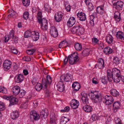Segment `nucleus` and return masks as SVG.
<instances>
[{
	"label": "nucleus",
	"mask_w": 124,
	"mask_h": 124,
	"mask_svg": "<svg viewBox=\"0 0 124 124\" xmlns=\"http://www.w3.org/2000/svg\"><path fill=\"white\" fill-rule=\"evenodd\" d=\"M52 82L51 78L49 75L47 76L46 79H43L42 80V87L44 88L45 93L46 96H48L50 95L49 91L48 90H47L46 89L47 86L50 85Z\"/></svg>",
	"instance_id": "nucleus-1"
},
{
	"label": "nucleus",
	"mask_w": 124,
	"mask_h": 124,
	"mask_svg": "<svg viewBox=\"0 0 124 124\" xmlns=\"http://www.w3.org/2000/svg\"><path fill=\"white\" fill-rule=\"evenodd\" d=\"M112 75H113V78L114 82L116 83L119 82V78L121 76L120 71L116 68H113L112 70Z\"/></svg>",
	"instance_id": "nucleus-2"
},
{
	"label": "nucleus",
	"mask_w": 124,
	"mask_h": 124,
	"mask_svg": "<svg viewBox=\"0 0 124 124\" xmlns=\"http://www.w3.org/2000/svg\"><path fill=\"white\" fill-rule=\"evenodd\" d=\"M69 62L70 64L73 65L78 62L79 58L78 56V54L77 52H74L70 56H68Z\"/></svg>",
	"instance_id": "nucleus-3"
},
{
	"label": "nucleus",
	"mask_w": 124,
	"mask_h": 124,
	"mask_svg": "<svg viewBox=\"0 0 124 124\" xmlns=\"http://www.w3.org/2000/svg\"><path fill=\"white\" fill-rule=\"evenodd\" d=\"M91 93L92 94L91 98L93 101L95 103L98 102L100 98V94L98 92L96 91H91Z\"/></svg>",
	"instance_id": "nucleus-4"
},
{
	"label": "nucleus",
	"mask_w": 124,
	"mask_h": 124,
	"mask_svg": "<svg viewBox=\"0 0 124 124\" xmlns=\"http://www.w3.org/2000/svg\"><path fill=\"white\" fill-rule=\"evenodd\" d=\"M4 99L9 100L10 102V104L14 105L16 104L18 102V99L16 97H14L12 96L10 97L4 96H3Z\"/></svg>",
	"instance_id": "nucleus-5"
},
{
	"label": "nucleus",
	"mask_w": 124,
	"mask_h": 124,
	"mask_svg": "<svg viewBox=\"0 0 124 124\" xmlns=\"http://www.w3.org/2000/svg\"><path fill=\"white\" fill-rule=\"evenodd\" d=\"M72 79V76H70L68 74H67L65 75L61 76L60 78V80L62 82L63 81L66 82H71Z\"/></svg>",
	"instance_id": "nucleus-6"
},
{
	"label": "nucleus",
	"mask_w": 124,
	"mask_h": 124,
	"mask_svg": "<svg viewBox=\"0 0 124 124\" xmlns=\"http://www.w3.org/2000/svg\"><path fill=\"white\" fill-rule=\"evenodd\" d=\"M103 101L106 105H109L112 103L114 101L113 97L107 95L103 99Z\"/></svg>",
	"instance_id": "nucleus-7"
},
{
	"label": "nucleus",
	"mask_w": 124,
	"mask_h": 124,
	"mask_svg": "<svg viewBox=\"0 0 124 124\" xmlns=\"http://www.w3.org/2000/svg\"><path fill=\"white\" fill-rule=\"evenodd\" d=\"M41 23V28L44 30H46L48 29L47 22V20L45 18H43L39 22Z\"/></svg>",
	"instance_id": "nucleus-8"
},
{
	"label": "nucleus",
	"mask_w": 124,
	"mask_h": 124,
	"mask_svg": "<svg viewBox=\"0 0 124 124\" xmlns=\"http://www.w3.org/2000/svg\"><path fill=\"white\" fill-rule=\"evenodd\" d=\"M30 117L31 119H33L35 120H37L39 118V114L34 110L32 111L31 112Z\"/></svg>",
	"instance_id": "nucleus-9"
},
{
	"label": "nucleus",
	"mask_w": 124,
	"mask_h": 124,
	"mask_svg": "<svg viewBox=\"0 0 124 124\" xmlns=\"http://www.w3.org/2000/svg\"><path fill=\"white\" fill-rule=\"evenodd\" d=\"M12 63L9 60H5L3 63V66L4 70L7 71L9 70L11 68Z\"/></svg>",
	"instance_id": "nucleus-10"
},
{
	"label": "nucleus",
	"mask_w": 124,
	"mask_h": 124,
	"mask_svg": "<svg viewBox=\"0 0 124 124\" xmlns=\"http://www.w3.org/2000/svg\"><path fill=\"white\" fill-rule=\"evenodd\" d=\"M50 32L51 35L54 37H56L58 35L57 30L54 26H53L50 28Z\"/></svg>",
	"instance_id": "nucleus-11"
},
{
	"label": "nucleus",
	"mask_w": 124,
	"mask_h": 124,
	"mask_svg": "<svg viewBox=\"0 0 124 124\" xmlns=\"http://www.w3.org/2000/svg\"><path fill=\"white\" fill-rule=\"evenodd\" d=\"M113 5L115 6V8L117 10H121L123 8L124 3L121 1H118L114 3Z\"/></svg>",
	"instance_id": "nucleus-12"
},
{
	"label": "nucleus",
	"mask_w": 124,
	"mask_h": 124,
	"mask_svg": "<svg viewBox=\"0 0 124 124\" xmlns=\"http://www.w3.org/2000/svg\"><path fill=\"white\" fill-rule=\"evenodd\" d=\"M63 15V13L61 12H59L55 14L54 19L55 21L57 22H60L62 19Z\"/></svg>",
	"instance_id": "nucleus-13"
},
{
	"label": "nucleus",
	"mask_w": 124,
	"mask_h": 124,
	"mask_svg": "<svg viewBox=\"0 0 124 124\" xmlns=\"http://www.w3.org/2000/svg\"><path fill=\"white\" fill-rule=\"evenodd\" d=\"M57 90L60 92H62L64 90V85L63 82L60 80L57 85Z\"/></svg>",
	"instance_id": "nucleus-14"
},
{
	"label": "nucleus",
	"mask_w": 124,
	"mask_h": 124,
	"mask_svg": "<svg viewBox=\"0 0 124 124\" xmlns=\"http://www.w3.org/2000/svg\"><path fill=\"white\" fill-rule=\"evenodd\" d=\"M78 18L80 21H84L85 20L86 18L85 14L82 12L79 13V12L77 14Z\"/></svg>",
	"instance_id": "nucleus-15"
},
{
	"label": "nucleus",
	"mask_w": 124,
	"mask_h": 124,
	"mask_svg": "<svg viewBox=\"0 0 124 124\" xmlns=\"http://www.w3.org/2000/svg\"><path fill=\"white\" fill-rule=\"evenodd\" d=\"M76 21L73 17H70L67 23V25L69 27H72L75 23Z\"/></svg>",
	"instance_id": "nucleus-16"
},
{
	"label": "nucleus",
	"mask_w": 124,
	"mask_h": 124,
	"mask_svg": "<svg viewBox=\"0 0 124 124\" xmlns=\"http://www.w3.org/2000/svg\"><path fill=\"white\" fill-rule=\"evenodd\" d=\"M79 102L76 100L74 99L72 100L70 104L71 107L74 109L77 108L79 105Z\"/></svg>",
	"instance_id": "nucleus-17"
},
{
	"label": "nucleus",
	"mask_w": 124,
	"mask_h": 124,
	"mask_svg": "<svg viewBox=\"0 0 124 124\" xmlns=\"http://www.w3.org/2000/svg\"><path fill=\"white\" fill-rule=\"evenodd\" d=\"M98 63L96 65L99 69H102L104 67V62L103 60L101 58H100L98 60Z\"/></svg>",
	"instance_id": "nucleus-18"
},
{
	"label": "nucleus",
	"mask_w": 124,
	"mask_h": 124,
	"mask_svg": "<svg viewBox=\"0 0 124 124\" xmlns=\"http://www.w3.org/2000/svg\"><path fill=\"white\" fill-rule=\"evenodd\" d=\"M116 38L124 42V33L121 31L118 32L116 35Z\"/></svg>",
	"instance_id": "nucleus-19"
},
{
	"label": "nucleus",
	"mask_w": 124,
	"mask_h": 124,
	"mask_svg": "<svg viewBox=\"0 0 124 124\" xmlns=\"http://www.w3.org/2000/svg\"><path fill=\"white\" fill-rule=\"evenodd\" d=\"M39 33L35 31H32V35H31L33 40L34 41H37L39 39Z\"/></svg>",
	"instance_id": "nucleus-20"
},
{
	"label": "nucleus",
	"mask_w": 124,
	"mask_h": 124,
	"mask_svg": "<svg viewBox=\"0 0 124 124\" xmlns=\"http://www.w3.org/2000/svg\"><path fill=\"white\" fill-rule=\"evenodd\" d=\"M120 106V103L118 101L115 102L113 105V110L114 112H116Z\"/></svg>",
	"instance_id": "nucleus-21"
},
{
	"label": "nucleus",
	"mask_w": 124,
	"mask_h": 124,
	"mask_svg": "<svg viewBox=\"0 0 124 124\" xmlns=\"http://www.w3.org/2000/svg\"><path fill=\"white\" fill-rule=\"evenodd\" d=\"M20 90L19 87L17 85L13 87L12 89V91L13 92V94L15 95H17L19 93Z\"/></svg>",
	"instance_id": "nucleus-22"
},
{
	"label": "nucleus",
	"mask_w": 124,
	"mask_h": 124,
	"mask_svg": "<svg viewBox=\"0 0 124 124\" xmlns=\"http://www.w3.org/2000/svg\"><path fill=\"white\" fill-rule=\"evenodd\" d=\"M81 100L83 103L85 104H87L88 103V99L87 95L86 93H83L82 95Z\"/></svg>",
	"instance_id": "nucleus-23"
},
{
	"label": "nucleus",
	"mask_w": 124,
	"mask_h": 124,
	"mask_svg": "<svg viewBox=\"0 0 124 124\" xmlns=\"http://www.w3.org/2000/svg\"><path fill=\"white\" fill-rule=\"evenodd\" d=\"M105 40L108 44H111L113 43V38L112 36L110 35H108L106 37Z\"/></svg>",
	"instance_id": "nucleus-24"
},
{
	"label": "nucleus",
	"mask_w": 124,
	"mask_h": 124,
	"mask_svg": "<svg viewBox=\"0 0 124 124\" xmlns=\"http://www.w3.org/2000/svg\"><path fill=\"white\" fill-rule=\"evenodd\" d=\"M80 84L78 82H74L72 85V87L74 88V90L77 91H78L80 88Z\"/></svg>",
	"instance_id": "nucleus-25"
},
{
	"label": "nucleus",
	"mask_w": 124,
	"mask_h": 124,
	"mask_svg": "<svg viewBox=\"0 0 124 124\" xmlns=\"http://www.w3.org/2000/svg\"><path fill=\"white\" fill-rule=\"evenodd\" d=\"M113 75H112V72L109 70L107 71V78L108 81L111 82L112 80H113Z\"/></svg>",
	"instance_id": "nucleus-26"
},
{
	"label": "nucleus",
	"mask_w": 124,
	"mask_h": 124,
	"mask_svg": "<svg viewBox=\"0 0 124 124\" xmlns=\"http://www.w3.org/2000/svg\"><path fill=\"white\" fill-rule=\"evenodd\" d=\"M114 17L116 21L118 22L121 19L120 13L118 11L115 12L114 14Z\"/></svg>",
	"instance_id": "nucleus-27"
},
{
	"label": "nucleus",
	"mask_w": 124,
	"mask_h": 124,
	"mask_svg": "<svg viewBox=\"0 0 124 124\" xmlns=\"http://www.w3.org/2000/svg\"><path fill=\"white\" fill-rule=\"evenodd\" d=\"M17 79L16 82L17 83H19L22 82L23 81L24 77L23 75L22 74H19L17 75L16 76Z\"/></svg>",
	"instance_id": "nucleus-28"
},
{
	"label": "nucleus",
	"mask_w": 124,
	"mask_h": 124,
	"mask_svg": "<svg viewBox=\"0 0 124 124\" xmlns=\"http://www.w3.org/2000/svg\"><path fill=\"white\" fill-rule=\"evenodd\" d=\"M48 115V111L46 109L42 110L40 113V116L41 117H46Z\"/></svg>",
	"instance_id": "nucleus-29"
},
{
	"label": "nucleus",
	"mask_w": 124,
	"mask_h": 124,
	"mask_svg": "<svg viewBox=\"0 0 124 124\" xmlns=\"http://www.w3.org/2000/svg\"><path fill=\"white\" fill-rule=\"evenodd\" d=\"M19 116V113L18 111H15L12 112L11 114V117L13 119H15L17 118Z\"/></svg>",
	"instance_id": "nucleus-30"
},
{
	"label": "nucleus",
	"mask_w": 124,
	"mask_h": 124,
	"mask_svg": "<svg viewBox=\"0 0 124 124\" xmlns=\"http://www.w3.org/2000/svg\"><path fill=\"white\" fill-rule=\"evenodd\" d=\"M103 8V6H101L97 7L96 8L97 13L100 14H102L104 11Z\"/></svg>",
	"instance_id": "nucleus-31"
},
{
	"label": "nucleus",
	"mask_w": 124,
	"mask_h": 124,
	"mask_svg": "<svg viewBox=\"0 0 124 124\" xmlns=\"http://www.w3.org/2000/svg\"><path fill=\"white\" fill-rule=\"evenodd\" d=\"M110 93L111 94L114 96L117 97L119 96V93L116 89H111Z\"/></svg>",
	"instance_id": "nucleus-32"
},
{
	"label": "nucleus",
	"mask_w": 124,
	"mask_h": 124,
	"mask_svg": "<svg viewBox=\"0 0 124 124\" xmlns=\"http://www.w3.org/2000/svg\"><path fill=\"white\" fill-rule=\"evenodd\" d=\"M9 12L10 13V14L8 15L9 17L15 18L17 16L16 13L13 10H9Z\"/></svg>",
	"instance_id": "nucleus-33"
},
{
	"label": "nucleus",
	"mask_w": 124,
	"mask_h": 124,
	"mask_svg": "<svg viewBox=\"0 0 124 124\" xmlns=\"http://www.w3.org/2000/svg\"><path fill=\"white\" fill-rule=\"evenodd\" d=\"M83 109L86 112H90L92 110V108L89 105H85L83 107Z\"/></svg>",
	"instance_id": "nucleus-34"
},
{
	"label": "nucleus",
	"mask_w": 124,
	"mask_h": 124,
	"mask_svg": "<svg viewBox=\"0 0 124 124\" xmlns=\"http://www.w3.org/2000/svg\"><path fill=\"white\" fill-rule=\"evenodd\" d=\"M104 52L105 54H110L112 53V49L109 47H107L104 49Z\"/></svg>",
	"instance_id": "nucleus-35"
},
{
	"label": "nucleus",
	"mask_w": 124,
	"mask_h": 124,
	"mask_svg": "<svg viewBox=\"0 0 124 124\" xmlns=\"http://www.w3.org/2000/svg\"><path fill=\"white\" fill-rule=\"evenodd\" d=\"M32 31L30 30L26 31L24 35V37L25 38H28L31 36Z\"/></svg>",
	"instance_id": "nucleus-36"
},
{
	"label": "nucleus",
	"mask_w": 124,
	"mask_h": 124,
	"mask_svg": "<svg viewBox=\"0 0 124 124\" xmlns=\"http://www.w3.org/2000/svg\"><path fill=\"white\" fill-rule=\"evenodd\" d=\"M69 119L65 117L62 116L61 119V124H65L67 122L69 121Z\"/></svg>",
	"instance_id": "nucleus-37"
},
{
	"label": "nucleus",
	"mask_w": 124,
	"mask_h": 124,
	"mask_svg": "<svg viewBox=\"0 0 124 124\" xmlns=\"http://www.w3.org/2000/svg\"><path fill=\"white\" fill-rule=\"evenodd\" d=\"M84 31L82 27H80L79 26V29L77 30L76 34L77 35H81L83 33Z\"/></svg>",
	"instance_id": "nucleus-38"
},
{
	"label": "nucleus",
	"mask_w": 124,
	"mask_h": 124,
	"mask_svg": "<svg viewBox=\"0 0 124 124\" xmlns=\"http://www.w3.org/2000/svg\"><path fill=\"white\" fill-rule=\"evenodd\" d=\"M67 43L64 41L61 42L59 45V48H63L65 47L67 45Z\"/></svg>",
	"instance_id": "nucleus-39"
},
{
	"label": "nucleus",
	"mask_w": 124,
	"mask_h": 124,
	"mask_svg": "<svg viewBox=\"0 0 124 124\" xmlns=\"http://www.w3.org/2000/svg\"><path fill=\"white\" fill-rule=\"evenodd\" d=\"M90 51V50L88 49H85L83 51L82 54L84 56H87L89 55Z\"/></svg>",
	"instance_id": "nucleus-40"
},
{
	"label": "nucleus",
	"mask_w": 124,
	"mask_h": 124,
	"mask_svg": "<svg viewBox=\"0 0 124 124\" xmlns=\"http://www.w3.org/2000/svg\"><path fill=\"white\" fill-rule=\"evenodd\" d=\"M74 47L75 49L78 51L81 50L82 49L81 45L78 43H76L75 44Z\"/></svg>",
	"instance_id": "nucleus-41"
},
{
	"label": "nucleus",
	"mask_w": 124,
	"mask_h": 124,
	"mask_svg": "<svg viewBox=\"0 0 124 124\" xmlns=\"http://www.w3.org/2000/svg\"><path fill=\"white\" fill-rule=\"evenodd\" d=\"M42 86V85L38 83L35 86V88L37 91H39L41 90Z\"/></svg>",
	"instance_id": "nucleus-42"
},
{
	"label": "nucleus",
	"mask_w": 124,
	"mask_h": 124,
	"mask_svg": "<svg viewBox=\"0 0 124 124\" xmlns=\"http://www.w3.org/2000/svg\"><path fill=\"white\" fill-rule=\"evenodd\" d=\"M119 59L118 57H114L113 62L114 64L116 65L118 64L119 63Z\"/></svg>",
	"instance_id": "nucleus-43"
},
{
	"label": "nucleus",
	"mask_w": 124,
	"mask_h": 124,
	"mask_svg": "<svg viewBox=\"0 0 124 124\" xmlns=\"http://www.w3.org/2000/svg\"><path fill=\"white\" fill-rule=\"evenodd\" d=\"M22 3L23 5L25 7L29 6L30 4L29 0H22Z\"/></svg>",
	"instance_id": "nucleus-44"
},
{
	"label": "nucleus",
	"mask_w": 124,
	"mask_h": 124,
	"mask_svg": "<svg viewBox=\"0 0 124 124\" xmlns=\"http://www.w3.org/2000/svg\"><path fill=\"white\" fill-rule=\"evenodd\" d=\"M79 26H74L72 28L71 31L73 33L76 34L77 30L78 29H79Z\"/></svg>",
	"instance_id": "nucleus-45"
},
{
	"label": "nucleus",
	"mask_w": 124,
	"mask_h": 124,
	"mask_svg": "<svg viewBox=\"0 0 124 124\" xmlns=\"http://www.w3.org/2000/svg\"><path fill=\"white\" fill-rule=\"evenodd\" d=\"M0 91L1 92L3 93H7V89L2 86H0Z\"/></svg>",
	"instance_id": "nucleus-46"
},
{
	"label": "nucleus",
	"mask_w": 124,
	"mask_h": 124,
	"mask_svg": "<svg viewBox=\"0 0 124 124\" xmlns=\"http://www.w3.org/2000/svg\"><path fill=\"white\" fill-rule=\"evenodd\" d=\"M0 91L1 92L3 93H7V89L2 86H0Z\"/></svg>",
	"instance_id": "nucleus-47"
},
{
	"label": "nucleus",
	"mask_w": 124,
	"mask_h": 124,
	"mask_svg": "<svg viewBox=\"0 0 124 124\" xmlns=\"http://www.w3.org/2000/svg\"><path fill=\"white\" fill-rule=\"evenodd\" d=\"M0 91L1 92L3 93H7V89L2 86H0Z\"/></svg>",
	"instance_id": "nucleus-48"
},
{
	"label": "nucleus",
	"mask_w": 124,
	"mask_h": 124,
	"mask_svg": "<svg viewBox=\"0 0 124 124\" xmlns=\"http://www.w3.org/2000/svg\"><path fill=\"white\" fill-rule=\"evenodd\" d=\"M97 119V116L95 114L92 115L90 118V120L92 122L96 120Z\"/></svg>",
	"instance_id": "nucleus-49"
},
{
	"label": "nucleus",
	"mask_w": 124,
	"mask_h": 124,
	"mask_svg": "<svg viewBox=\"0 0 124 124\" xmlns=\"http://www.w3.org/2000/svg\"><path fill=\"white\" fill-rule=\"evenodd\" d=\"M45 10V11L47 12H49L51 10V9L49 5L47 4H45L44 6Z\"/></svg>",
	"instance_id": "nucleus-50"
},
{
	"label": "nucleus",
	"mask_w": 124,
	"mask_h": 124,
	"mask_svg": "<svg viewBox=\"0 0 124 124\" xmlns=\"http://www.w3.org/2000/svg\"><path fill=\"white\" fill-rule=\"evenodd\" d=\"M50 122L51 124H56V120L54 116L50 117Z\"/></svg>",
	"instance_id": "nucleus-51"
},
{
	"label": "nucleus",
	"mask_w": 124,
	"mask_h": 124,
	"mask_svg": "<svg viewBox=\"0 0 124 124\" xmlns=\"http://www.w3.org/2000/svg\"><path fill=\"white\" fill-rule=\"evenodd\" d=\"M92 41L93 44H98L99 45V40L97 38H93L92 39Z\"/></svg>",
	"instance_id": "nucleus-52"
},
{
	"label": "nucleus",
	"mask_w": 124,
	"mask_h": 124,
	"mask_svg": "<svg viewBox=\"0 0 124 124\" xmlns=\"http://www.w3.org/2000/svg\"><path fill=\"white\" fill-rule=\"evenodd\" d=\"M93 14H92V15H90V19L91 20V21L90 22V23H93V24H94V13H93Z\"/></svg>",
	"instance_id": "nucleus-53"
},
{
	"label": "nucleus",
	"mask_w": 124,
	"mask_h": 124,
	"mask_svg": "<svg viewBox=\"0 0 124 124\" xmlns=\"http://www.w3.org/2000/svg\"><path fill=\"white\" fill-rule=\"evenodd\" d=\"M38 21L39 22H40V20L42 19V16L41 12L40 11L38 13Z\"/></svg>",
	"instance_id": "nucleus-54"
},
{
	"label": "nucleus",
	"mask_w": 124,
	"mask_h": 124,
	"mask_svg": "<svg viewBox=\"0 0 124 124\" xmlns=\"http://www.w3.org/2000/svg\"><path fill=\"white\" fill-rule=\"evenodd\" d=\"M29 15V13L27 12H25L23 14V17L24 19L27 20L28 18Z\"/></svg>",
	"instance_id": "nucleus-55"
},
{
	"label": "nucleus",
	"mask_w": 124,
	"mask_h": 124,
	"mask_svg": "<svg viewBox=\"0 0 124 124\" xmlns=\"http://www.w3.org/2000/svg\"><path fill=\"white\" fill-rule=\"evenodd\" d=\"M87 6L88 9L90 11L92 10L93 9V6L91 3H89L87 5Z\"/></svg>",
	"instance_id": "nucleus-56"
},
{
	"label": "nucleus",
	"mask_w": 124,
	"mask_h": 124,
	"mask_svg": "<svg viewBox=\"0 0 124 124\" xmlns=\"http://www.w3.org/2000/svg\"><path fill=\"white\" fill-rule=\"evenodd\" d=\"M14 31L13 30H12L11 32H10L9 35H8L9 39L11 38H13V37L14 36Z\"/></svg>",
	"instance_id": "nucleus-57"
},
{
	"label": "nucleus",
	"mask_w": 124,
	"mask_h": 124,
	"mask_svg": "<svg viewBox=\"0 0 124 124\" xmlns=\"http://www.w3.org/2000/svg\"><path fill=\"white\" fill-rule=\"evenodd\" d=\"M107 78L106 76L102 77L101 79L102 83L104 84H106L107 82Z\"/></svg>",
	"instance_id": "nucleus-58"
},
{
	"label": "nucleus",
	"mask_w": 124,
	"mask_h": 124,
	"mask_svg": "<svg viewBox=\"0 0 124 124\" xmlns=\"http://www.w3.org/2000/svg\"><path fill=\"white\" fill-rule=\"evenodd\" d=\"M34 49H31L27 50L26 51L27 53L29 55L32 54L35 51Z\"/></svg>",
	"instance_id": "nucleus-59"
},
{
	"label": "nucleus",
	"mask_w": 124,
	"mask_h": 124,
	"mask_svg": "<svg viewBox=\"0 0 124 124\" xmlns=\"http://www.w3.org/2000/svg\"><path fill=\"white\" fill-rule=\"evenodd\" d=\"M5 107L3 103L0 102V110L2 111L5 109Z\"/></svg>",
	"instance_id": "nucleus-60"
},
{
	"label": "nucleus",
	"mask_w": 124,
	"mask_h": 124,
	"mask_svg": "<svg viewBox=\"0 0 124 124\" xmlns=\"http://www.w3.org/2000/svg\"><path fill=\"white\" fill-rule=\"evenodd\" d=\"M20 93L19 94V96L20 97H22L26 93L25 91L23 90H20Z\"/></svg>",
	"instance_id": "nucleus-61"
},
{
	"label": "nucleus",
	"mask_w": 124,
	"mask_h": 124,
	"mask_svg": "<svg viewBox=\"0 0 124 124\" xmlns=\"http://www.w3.org/2000/svg\"><path fill=\"white\" fill-rule=\"evenodd\" d=\"M11 51L12 53L15 54H16L18 53L17 50L13 47L11 48Z\"/></svg>",
	"instance_id": "nucleus-62"
},
{
	"label": "nucleus",
	"mask_w": 124,
	"mask_h": 124,
	"mask_svg": "<svg viewBox=\"0 0 124 124\" xmlns=\"http://www.w3.org/2000/svg\"><path fill=\"white\" fill-rule=\"evenodd\" d=\"M24 60L26 61H30L31 60V59L30 57L28 56H25L23 58Z\"/></svg>",
	"instance_id": "nucleus-63"
},
{
	"label": "nucleus",
	"mask_w": 124,
	"mask_h": 124,
	"mask_svg": "<svg viewBox=\"0 0 124 124\" xmlns=\"http://www.w3.org/2000/svg\"><path fill=\"white\" fill-rule=\"evenodd\" d=\"M28 106L27 103L25 102L22 104L21 107L22 108L25 109Z\"/></svg>",
	"instance_id": "nucleus-64"
}]
</instances>
